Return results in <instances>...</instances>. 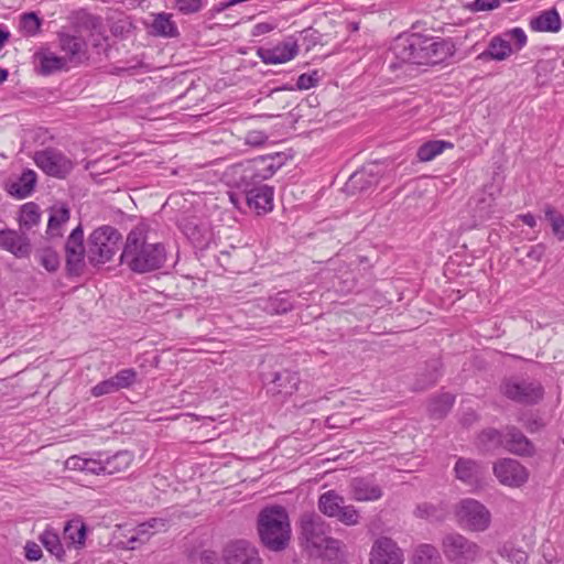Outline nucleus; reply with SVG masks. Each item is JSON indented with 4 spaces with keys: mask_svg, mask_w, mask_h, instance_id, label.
<instances>
[{
    "mask_svg": "<svg viewBox=\"0 0 564 564\" xmlns=\"http://www.w3.org/2000/svg\"><path fill=\"white\" fill-rule=\"evenodd\" d=\"M373 182L375 181L370 178L367 172L362 170L350 175L348 182L346 183V188L351 193L362 192L369 188Z\"/></svg>",
    "mask_w": 564,
    "mask_h": 564,
    "instance_id": "58836bf2",
    "label": "nucleus"
},
{
    "mask_svg": "<svg viewBox=\"0 0 564 564\" xmlns=\"http://www.w3.org/2000/svg\"><path fill=\"white\" fill-rule=\"evenodd\" d=\"M301 542L311 556L326 560L338 558L340 541L329 536L330 528L316 513H306L301 518Z\"/></svg>",
    "mask_w": 564,
    "mask_h": 564,
    "instance_id": "7ed1b4c3",
    "label": "nucleus"
},
{
    "mask_svg": "<svg viewBox=\"0 0 564 564\" xmlns=\"http://www.w3.org/2000/svg\"><path fill=\"white\" fill-rule=\"evenodd\" d=\"M561 24V17L555 9L543 11L530 21V28L536 32H557Z\"/></svg>",
    "mask_w": 564,
    "mask_h": 564,
    "instance_id": "cd10ccee",
    "label": "nucleus"
},
{
    "mask_svg": "<svg viewBox=\"0 0 564 564\" xmlns=\"http://www.w3.org/2000/svg\"><path fill=\"white\" fill-rule=\"evenodd\" d=\"M499 390L507 399L527 405L536 404L544 395V389L540 382L521 378L505 379Z\"/></svg>",
    "mask_w": 564,
    "mask_h": 564,
    "instance_id": "1a4fd4ad",
    "label": "nucleus"
},
{
    "mask_svg": "<svg viewBox=\"0 0 564 564\" xmlns=\"http://www.w3.org/2000/svg\"><path fill=\"white\" fill-rule=\"evenodd\" d=\"M523 425L528 430V432H530V433H535V432L540 431L544 426L542 421L540 419H538V417H531V419L527 420L523 423Z\"/></svg>",
    "mask_w": 564,
    "mask_h": 564,
    "instance_id": "052dcab7",
    "label": "nucleus"
},
{
    "mask_svg": "<svg viewBox=\"0 0 564 564\" xmlns=\"http://www.w3.org/2000/svg\"><path fill=\"white\" fill-rule=\"evenodd\" d=\"M318 510L328 518H336L346 525H356L359 523V512L351 506L345 505L343 496L335 490H328L318 498Z\"/></svg>",
    "mask_w": 564,
    "mask_h": 564,
    "instance_id": "9d476101",
    "label": "nucleus"
},
{
    "mask_svg": "<svg viewBox=\"0 0 564 564\" xmlns=\"http://www.w3.org/2000/svg\"><path fill=\"white\" fill-rule=\"evenodd\" d=\"M143 528H149L152 534L163 532L167 529V520L163 518H151L143 522Z\"/></svg>",
    "mask_w": 564,
    "mask_h": 564,
    "instance_id": "5fc2aeb1",
    "label": "nucleus"
},
{
    "mask_svg": "<svg viewBox=\"0 0 564 564\" xmlns=\"http://www.w3.org/2000/svg\"><path fill=\"white\" fill-rule=\"evenodd\" d=\"M226 564H263L254 545L246 540L229 543L224 550Z\"/></svg>",
    "mask_w": 564,
    "mask_h": 564,
    "instance_id": "dca6fc26",
    "label": "nucleus"
},
{
    "mask_svg": "<svg viewBox=\"0 0 564 564\" xmlns=\"http://www.w3.org/2000/svg\"><path fill=\"white\" fill-rule=\"evenodd\" d=\"M502 0H475L470 9L475 12L489 11L500 7Z\"/></svg>",
    "mask_w": 564,
    "mask_h": 564,
    "instance_id": "864d4df0",
    "label": "nucleus"
},
{
    "mask_svg": "<svg viewBox=\"0 0 564 564\" xmlns=\"http://www.w3.org/2000/svg\"><path fill=\"white\" fill-rule=\"evenodd\" d=\"M299 51L296 40L288 37L272 47H259L257 55L264 64L275 65L292 61L299 54Z\"/></svg>",
    "mask_w": 564,
    "mask_h": 564,
    "instance_id": "2eb2a0df",
    "label": "nucleus"
},
{
    "mask_svg": "<svg viewBox=\"0 0 564 564\" xmlns=\"http://www.w3.org/2000/svg\"><path fill=\"white\" fill-rule=\"evenodd\" d=\"M267 140V134L261 131H251L246 135V142L251 145H262Z\"/></svg>",
    "mask_w": 564,
    "mask_h": 564,
    "instance_id": "13d9d810",
    "label": "nucleus"
},
{
    "mask_svg": "<svg viewBox=\"0 0 564 564\" xmlns=\"http://www.w3.org/2000/svg\"><path fill=\"white\" fill-rule=\"evenodd\" d=\"M35 258L39 263L48 272H55L59 267V257L52 248H43L37 250Z\"/></svg>",
    "mask_w": 564,
    "mask_h": 564,
    "instance_id": "ea45409f",
    "label": "nucleus"
},
{
    "mask_svg": "<svg viewBox=\"0 0 564 564\" xmlns=\"http://www.w3.org/2000/svg\"><path fill=\"white\" fill-rule=\"evenodd\" d=\"M318 83L317 72L314 70L311 74H302L299 76L296 87L301 90H306L315 87Z\"/></svg>",
    "mask_w": 564,
    "mask_h": 564,
    "instance_id": "603ef678",
    "label": "nucleus"
},
{
    "mask_svg": "<svg viewBox=\"0 0 564 564\" xmlns=\"http://www.w3.org/2000/svg\"><path fill=\"white\" fill-rule=\"evenodd\" d=\"M34 162L45 174L56 178H65L75 166L72 159L55 148L35 152Z\"/></svg>",
    "mask_w": 564,
    "mask_h": 564,
    "instance_id": "9b49d317",
    "label": "nucleus"
},
{
    "mask_svg": "<svg viewBox=\"0 0 564 564\" xmlns=\"http://www.w3.org/2000/svg\"><path fill=\"white\" fill-rule=\"evenodd\" d=\"M441 369L442 364L438 359L429 361L425 369L417 375V378L413 384V389L416 391H422L435 384L442 376Z\"/></svg>",
    "mask_w": 564,
    "mask_h": 564,
    "instance_id": "c85d7f7f",
    "label": "nucleus"
},
{
    "mask_svg": "<svg viewBox=\"0 0 564 564\" xmlns=\"http://www.w3.org/2000/svg\"><path fill=\"white\" fill-rule=\"evenodd\" d=\"M453 143L444 140H432L423 143L416 152L421 162H430L444 152L445 149H452Z\"/></svg>",
    "mask_w": 564,
    "mask_h": 564,
    "instance_id": "f704fd0d",
    "label": "nucleus"
},
{
    "mask_svg": "<svg viewBox=\"0 0 564 564\" xmlns=\"http://www.w3.org/2000/svg\"><path fill=\"white\" fill-rule=\"evenodd\" d=\"M503 436H505V430L500 432L496 429H487V430L482 431L481 434L479 435V442L484 446H486L488 449L496 448L499 446L503 447V443H505Z\"/></svg>",
    "mask_w": 564,
    "mask_h": 564,
    "instance_id": "37998d69",
    "label": "nucleus"
},
{
    "mask_svg": "<svg viewBox=\"0 0 564 564\" xmlns=\"http://www.w3.org/2000/svg\"><path fill=\"white\" fill-rule=\"evenodd\" d=\"M518 217H519V219H520L523 224H525L527 226H529V227H531V228L535 227V225H536V219H535V217H534L532 214H530V213L519 215Z\"/></svg>",
    "mask_w": 564,
    "mask_h": 564,
    "instance_id": "e2e57ef3",
    "label": "nucleus"
},
{
    "mask_svg": "<svg viewBox=\"0 0 564 564\" xmlns=\"http://www.w3.org/2000/svg\"><path fill=\"white\" fill-rule=\"evenodd\" d=\"M282 158L279 153L254 158L234 167L236 174H240L243 186L261 185L282 166Z\"/></svg>",
    "mask_w": 564,
    "mask_h": 564,
    "instance_id": "423d86ee",
    "label": "nucleus"
},
{
    "mask_svg": "<svg viewBox=\"0 0 564 564\" xmlns=\"http://www.w3.org/2000/svg\"><path fill=\"white\" fill-rule=\"evenodd\" d=\"M97 458H85L84 471L93 475H104V458L102 454L98 453Z\"/></svg>",
    "mask_w": 564,
    "mask_h": 564,
    "instance_id": "8fccbe9b",
    "label": "nucleus"
},
{
    "mask_svg": "<svg viewBox=\"0 0 564 564\" xmlns=\"http://www.w3.org/2000/svg\"><path fill=\"white\" fill-rule=\"evenodd\" d=\"M513 52L512 45L508 43L503 34L494 36L486 51L479 54L480 59L505 61Z\"/></svg>",
    "mask_w": 564,
    "mask_h": 564,
    "instance_id": "393cba45",
    "label": "nucleus"
},
{
    "mask_svg": "<svg viewBox=\"0 0 564 564\" xmlns=\"http://www.w3.org/2000/svg\"><path fill=\"white\" fill-rule=\"evenodd\" d=\"M10 37V33L4 31L1 26H0V50L4 46V44L7 43V41L9 40Z\"/></svg>",
    "mask_w": 564,
    "mask_h": 564,
    "instance_id": "69168bd1",
    "label": "nucleus"
},
{
    "mask_svg": "<svg viewBox=\"0 0 564 564\" xmlns=\"http://www.w3.org/2000/svg\"><path fill=\"white\" fill-rule=\"evenodd\" d=\"M36 184V173L32 170L24 171L21 176L9 185V193L17 198H25L31 195Z\"/></svg>",
    "mask_w": 564,
    "mask_h": 564,
    "instance_id": "7c9ffc66",
    "label": "nucleus"
},
{
    "mask_svg": "<svg viewBox=\"0 0 564 564\" xmlns=\"http://www.w3.org/2000/svg\"><path fill=\"white\" fill-rule=\"evenodd\" d=\"M456 518L459 525L471 532H484L491 523L489 509L476 499L466 498L456 507Z\"/></svg>",
    "mask_w": 564,
    "mask_h": 564,
    "instance_id": "6e6552de",
    "label": "nucleus"
},
{
    "mask_svg": "<svg viewBox=\"0 0 564 564\" xmlns=\"http://www.w3.org/2000/svg\"><path fill=\"white\" fill-rule=\"evenodd\" d=\"M455 397L448 392L441 393L430 400L429 412L435 419L444 417L453 408Z\"/></svg>",
    "mask_w": 564,
    "mask_h": 564,
    "instance_id": "c9c22d12",
    "label": "nucleus"
},
{
    "mask_svg": "<svg viewBox=\"0 0 564 564\" xmlns=\"http://www.w3.org/2000/svg\"><path fill=\"white\" fill-rule=\"evenodd\" d=\"M133 462L132 453L119 451L104 458V475H115L127 470Z\"/></svg>",
    "mask_w": 564,
    "mask_h": 564,
    "instance_id": "473e14b6",
    "label": "nucleus"
},
{
    "mask_svg": "<svg viewBox=\"0 0 564 564\" xmlns=\"http://www.w3.org/2000/svg\"><path fill=\"white\" fill-rule=\"evenodd\" d=\"M117 390L128 389L133 386L137 380V371L132 368H126L118 371L111 377Z\"/></svg>",
    "mask_w": 564,
    "mask_h": 564,
    "instance_id": "a18cd8bd",
    "label": "nucleus"
},
{
    "mask_svg": "<svg viewBox=\"0 0 564 564\" xmlns=\"http://www.w3.org/2000/svg\"><path fill=\"white\" fill-rule=\"evenodd\" d=\"M0 248L17 259L29 258L33 250L31 238L25 231L10 228L0 230Z\"/></svg>",
    "mask_w": 564,
    "mask_h": 564,
    "instance_id": "4468645a",
    "label": "nucleus"
},
{
    "mask_svg": "<svg viewBox=\"0 0 564 564\" xmlns=\"http://www.w3.org/2000/svg\"><path fill=\"white\" fill-rule=\"evenodd\" d=\"M120 232L111 226L95 229L88 238L87 258L90 264H104L112 259L119 250Z\"/></svg>",
    "mask_w": 564,
    "mask_h": 564,
    "instance_id": "39448f33",
    "label": "nucleus"
},
{
    "mask_svg": "<svg viewBox=\"0 0 564 564\" xmlns=\"http://www.w3.org/2000/svg\"><path fill=\"white\" fill-rule=\"evenodd\" d=\"M171 13L161 12L154 15L151 28L155 35L163 37H175L178 30Z\"/></svg>",
    "mask_w": 564,
    "mask_h": 564,
    "instance_id": "72a5a7b5",
    "label": "nucleus"
},
{
    "mask_svg": "<svg viewBox=\"0 0 564 564\" xmlns=\"http://www.w3.org/2000/svg\"><path fill=\"white\" fill-rule=\"evenodd\" d=\"M503 447L519 456H532L535 453L533 443L516 426L505 427Z\"/></svg>",
    "mask_w": 564,
    "mask_h": 564,
    "instance_id": "aec40b11",
    "label": "nucleus"
},
{
    "mask_svg": "<svg viewBox=\"0 0 564 564\" xmlns=\"http://www.w3.org/2000/svg\"><path fill=\"white\" fill-rule=\"evenodd\" d=\"M41 217L42 214L37 204L33 202L23 204L18 216L19 229L28 234V231L40 225Z\"/></svg>",
    "mask_w": 564,
    "mask_h": 564,
    "instance_id": "a878e982",
    "label": "nucleus"
},
{
    "mask_svg": "<svg viewBox=\"0 0 564 564\" xmlns=\"http://www.w3.org/2000/svg\"><path fill=\"white\" fill-rule=\"evenodd\" d=\"M117 388L111 378L106 379L91 388V395L101 397L117 392Z\"/></svg>",
    "mask_w": 564,
    "mask_h": 564,
    "instance_id": "3c124183",
    "label": "nucleus"
},
{
    "mask_svg": "<svg viewBox=\"0 0 564 564\" xmlns=\"http://www.w3.org/2000/svg\"><path fill=\"white\" fill-rule=\"evenodd\" d=\"M455 53L451 40L430 37L421 34L399 36L391 46L393 59L389 68L393 72L411 65H435L443 63Z\"/></svg>",
    "mask_w": 564,
    "mask_h": 564,
    "instance_id": "f257e3e1",
    "label": "nucleus"
},
{
    "mask_svg": "<svg viewBox=\"0 0 564 564\" xmlns=\"http://www.w3.org/2000/svg\"><path fill=\"white\" fill-rule=\"evenodd\" d=\"M87 528L80 520H70L64 527V540L68 547L82 549L85 545Z\"/></svg>",
    "mask_w": 564,
    "mask_h": 564,
    "instance_id": "c756f323",
    "label": "nucleus"
},
{
    "mask_svg": "<svg viewBox=\"0 0 564 564\" xmlns=\"http://www.w3.org/2000/svg\"><path fill=\"white\" fill-rule=\"evenodd\" d=\"M35 57L40 63V73L42 75H51L67 68V58L57 56L50 51L39 52L35 54Z\"/></svg>",
    "mask_w": 564,
    "mask_h": 564,
    "instance_id": "2f4dec72",
    "label": "nucleus"
},
{
    "mask_svg": "<svg viewBox=\"0 0 564 564\" xmlns=\"http://www.w3.org/2000/svg\"><path fill=\"white\" fill-rule=\"evenodd\" d=\"M455 476L464 485L471 488V491H476L484 486V478L486 468L469 458H458L454 467Z\"/></svg>",
    "mask_w": 564,
    "mask_h": 564,
    "instance_id": "f3484780",
    "label": "nucleus"
},
{
    "mask_svg": "<svg viewBox=\"0 0 564 564\" xmlns=\"http://www.w3.org/2000/svg\"><path fill=\"white\" fill-rule=\"evenodd\" d=\"M120 261L133 272L147 273L164 265L166 250L162 243L148 242L144 229L137 227L127 236Z\"/></svg>",
    "mask_w": 564,
    "mask_h": 564,
    "instance_id": "f03ea898",
    "label": "nucleus"
},
{
    "mask_svg": "<svg viewBox=\"0 0 564 564\" xmlns=\"http://www.w3.org/2000/svg\"><path fill=\"white\" fill-rule=\"evenodd\" d=\"M43 546L59 561L63 560L65 551L58 534L52 529H45L40 535Z\"/></svg>",
    "mask_w": 564,
    "mask_h": 564,
    "instance_id": "e433bc0d",
    "label": "nucleus"
},
{
    "mask_svg": "<svg viewBox=\"0 0 564 564\" xmlns=\"http://www.w3.org/2000/svg\"><path fill=\"white\" fill-rule=\"evenodd\" d=\"M8 75V70L0 67V84L7 80Z\"/></svg>",
    "mask_w": 564,
    "mask_h": 564,
    "instance_id": "774afa93",
    "label": "nucleus"
},
{
    "mask_svg": "<svg viewBox=\"0 0 564 564\" xmlns=\"http://www.w3.org/2000/svg\"><path fill=\"white\" fill-rule=\"evenodd\" d=\"M402 550L390 538L377 539L371 547L370 564H403Z\"/></svg>",
    "mask_w": 564,
    "mask_h": 564,
    "instance_id": "a211bd4d",
    "label": "nucleus"
},
{
    "mask_svg": "<svg viewBox=\"0 0 564 564\" xmlns=\"http://www.w3.org/2000/svg\"><path fill=\"white\" fill-rule=\"evenodd\" d=\"M208 0H174V9L183 15H192L200 12Z\"/></svg>",
    "mask_w": 564,
    "mask_h": 564,
    "instance_id": "79ce46f5",
    "label": "nucleus"
},
{
    "mask_svg": "<svg viewBox=\"0 0 564 564\" xmlns=\"http://www.w3.org/2000/svg\"><path fill=\"white\" fill-rule=\"evenodd\" d=\"M20 28L24 35L34 36L41 28V19L34 12L23 13L20 19Z\"/></svg>",
    "mask_w": 564,
    "mask_h": 564,
    "instance_id": "c03bdc74",
    "label": "nucleus"
},
{
    "mask_svg": "<svg viewBox=\"0 0 564 564\" xmlns=\"http://www.w3.org/2000/svg\"><path fill=\"white\" fill-rule=\"evenodd\" d=\"M545 217L551 223L552 231L557 239L560 241L564 240V216L547 207L545 209Z\"/></svg>",
    "mask_w": 564,
    "mask_h": 564,
    "instance_id": "49530a36",
    "label": "nucleus"
},
{
    "mask_svg": "<svg viewBox=\"0 0 564 564\" xmlns=\"http://www.w3.org/2000/svg\"><path fill=\"white\" fill-rule=\"evenodd\" d=\"M499 554L512 564H527L528 554L525 551L516 547L512 543H506L499 550Z\"/></svg>",
    "mask_w": 564,
    "mask_h": 564,
    "instance_id": "a19ab883",
    "label": "nucleus"
},
{
    "mask_svg": "<svg viewBox=\"0 0 564 564\" xmlns=\"http://www.w3.org/2000/svg\"><path fill=\"white\" fill-rule=\"evenodd\" d=\"M25 557L29 561H37L42 557L41 547L34 542H28L25 545Z\"/></svg>",
    "mask_w": 564,
    "mask_h": 564,
    "instance_id": "4d7b16f0",
    "label": "nucleus"
},
{
    "mask_svg": "<svg viewBox=\"0 0 564 564\" xmlns=\"http://www.w3.org/2000/svg\"><path fill=\"white\" fill-rule=\"evenodd\" d=\"M415 516L429 520H438L441 518L438 509L435 506L426 502L416 507Z\"/></svg>",
    "mask_w": 564,
    "mask_h": 564,
    "instance_id": "09e8293b",
    "label": "nucleus"
},
{
    "mask_svg": "<svg viewBox=\"0 0 564 564\" xmlns=\"http://www.w3.org/2000/svg\"><path fill=\"white\" fill-rule=\"evenodd\" d=\"M271 383L276 393L292 394L297 390L300 377L297 372L284 369L273 375Z\"/></svg>",
    "mask_w": 564,
    "mask_h": 564,
    "instance_id": "bb28decb",
    "label": "nucleus"
},
{
    "mask_svg": "<svg viewBox=\"0 0 564 564\" xmlns=\"http://www.w3.org/2000/svg\"><path fill=\"white\" fill-rule=\"evenodd\" d=\"M349 488L351 498L356 501H376L382 497L381 487L370 478H354L350 481Z\"/></svg>",
    "mask_w": 564,
    "mask_h": 564,
    "instance_id": "5701e85b",
    "label": "nucleus"
},
{
    "mask_svg": "<svg viewBox=\"0 0 564 564\" xmlns=\"http://www.w3.org/2000/svg\"><path fill=\"white\" fill-rule=\"evenodd\" d=\"M490 202L487 204L486 207L479 206V217L485 218L490 214Z\"/></svg>",
    "mask_w": 564,
    "mask_h": 564,
    "instance_id": "338daca9",
    "label": "nucleus"
},
{
    "mask_svg": "<svg viewBox=\"0 0 564 564\" xmlns=\"http://www.w3.org/2000/svg\"><path fill=\"white\" fill-rule=\"evenodd\" d=\"M66 270L70 275H79L85 265L84 231L82 226L72 230L65 245Z\"/></svg>",
    "mask_w": 564,
    "mask_h": 564,
    "instance_id": "f8f14e48",
    "label": "nucleus"
},
{
    "mask_svg": "<svg viewBox=\"0 0 564 564\" xmlns=\"http://www.w3.org/2000/svg\"><path fill=\"white\" fill-rule=\"evenodd\" d=\"M513 51H520L527 44V34L521 28H513L502 33Z\"/></svg>",
    "mask_w": 564,
    "mask_h": 564,
    "instance_id": "de8ad7c7",
    "label": "nucleus"
},
{
    "mask_svg": "<svg viewBox=\"0 0 564 564\" xmlns=\"http://www.w3.org/2000/svg\"><path fill=\"white\" fill-rule=\"evenodd\" d=\"M85 457L73 455L68 457L65 462V467L69 470H80L85 469Z\"/></svg>",
    "mask_w": 564,
    "mask_h": 564,
    "instance_id": "6e6d98bb",
    "label": "nucleus"
},
{
    "mask_svg": "<svg viewBox=\"0 0 564 564\" xmlns=\"http://www.w3.org/2000/svg\"><path fill=\"white\" fill-rule=\"evenodd\" d=\"M258 532L262 544L270 551L286 549L291 539V523L285 508L272 506L262 509L258 516Z\"/></svg>",
    "mask_w": 564,
    "mask_h": 564,
    "instance_id": "20e7f679",
    "label": "nucleus"
},
{
    "mask_svg": "<svg viewBox=\"0 0 564 564\" xmlns=\"http://www.w3.org/2000/svg\"><path fill=\"white\" fill-rule=\"evenodd\" d=\"M494 474L502 485L513 488L522 486L529 478L528 469L513 458L498 460L494 465Z\"/></svg>",
    "mask_w": 564,
    "mask_h": 564,
    "instance_id": "ddd939ff",
    "label": "nucleus"
},
{
    "mask_svg": "<svg viewBox=\"0 0 564 564\" xmlns=\"http://www.w3.org/2000/svg\"><path fill=\"white\" fill-rule=\"evenodd\" d=\"M70 218V210L66 205H54L48 209L46 237L48 239L61 238L63 227Z\"/></svg>",
    "mask_w": 564,
    "mask_h": 564,
    "instance_id": "b1692460",
    "label": "nucleus"
},
{
    "mask_svg": "<svg viewBox=\"0 0 564 564\" xmlns=\"http://www.w3.org/2000/svg\"><path fill=\"white\" fill-rule=\"evenodd\" d=\"M273 30V25L267 22L258 23L252 29L253 36H260Z\"/></svg>",
    "mask_w": 564,
    "mask_h": 564,
    "instance_id": "680f3d73",
    "label": "nucleus"
},
{
    "mask_svg": "<svg viewBox=\"0 0 564 564\" xmlns=\"http://www.w3.org/2000/svg\"><path fill=\"white\" fill-rule=\"evenodd\" d=\"M137 534L141 538V536H147L149 538L151 534H152V531H150L149 528H143V522L140 523L138 527H137Z\"/></svg>",
    "mask_w": 564,
    "mask_h": 564,
    "instance_id": "0e129e2a",
    "label": "nucleus"
},
{
    "mask_svg": "<svg viewBox=\"0 0 564 564\" xmlns=\"http://www.w3.org/2000/svg\"><path fill=\"white\" fill-rule=\"evenodd\" d=\"M243 193L249 208L258 214L268 213L273 208V188L269 185L245 186Z\"/></svg>",
    "mask_w": 564,
    "mask_h": 564,
    "instance_id": "6ab92c4d",
    "label": "nucleus"
},
{
    "mask_svg": "<svg viewBox=\"0 0 564 564\" xmlns=\"http://www.w3.org/2000/svg\"><path fill=\"white\" fill-rule=\"evenodd\" d=\"M257 306L267 314L280 315L290 312L294 306L293 295L289 291H280L274 295L256 301Z\"/></svg>",
    "mask_w": 564,
    "mask_h": 564,
    "instance_id": "4be33fe9",
    "label": "nucleus"
},
{
    "mask_svg": "<svg viewBox=\"0 0 564 564\" xmlns=\"http://www.w3.org/2000/svg\"><path fill=\"white\" fill-rule=\"evenodd\" d=\"M545 250H546V248L543 243L534 245L528 251L527 257L534 261H540L542 259V257L544 256Z\"/></svg>",
    "mask_w": 564,
    "mask_h": 564,
    "instance_id": "bf43d9fd",
    "label": "nucleus"
},
{
    "mask_svg": "<svg viewBox=\"0 0 564 564\" xmlns=\"http://www.w3.org/2000/svg\"><path fill=\"white\" fill-rule=\"evenodd\" d=\"M58 43L67 63L79 64L87 58V43L82 36L58 33Z\"/></svg>",
    "mask_w": 564,
    "mask_h": 564,
    "instance_id": "412c9836",
    "label": "nucleus"
},
{
    "mask_svg": "<svg viewBox=\"0 0 564 564\" xmlns=\"http://www.w3.org/2000/svg\"><path fill=\"white\" fill-rule=\"evenodd\" d=\"M442 551L452 564H475L481 556V547L465 535L452 532L442 540Z\"/></svg>",
    "mask_w": 564,
    "mask_h": 564,
    "instance_id": "0eeeda50",
    "label": "nucleus"
},
{
    "mask_svg": "<svg viewBox=\"0 0 564 564\" xmlns=\"http://www.w3.org/2000/svg\"><path fill=\"white\" fill-rule=\"evenodd\" d=\"M414 564H440L441 554L432 544H420L415 547L413 554Z\"/></svg>",
    "mask_w": 564,
    "mask_h": 564,
    "instance_id": "4c0bfd02",
    "label": "nucleus"
}]
</instances>
